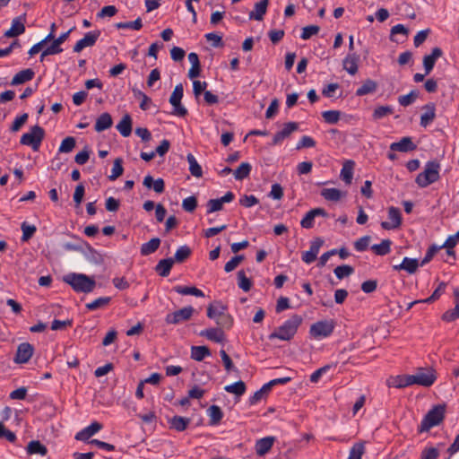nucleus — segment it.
<instances>
[{"label": "nucleus", "instance_id": "nucleus-1", "mask_svg": "<svg viewBox=\"0 0 459 459\" xmlns=\"http://www.w3.org/2000/svg\"><path fill=\"white\" fill-rule=\"evenodd\" d=\"M302 317L299 315L291 316L282 325L278 327L269 335V339H280L281 341H290L297 333L299 326L302 323Z\"/></svg>", "mask_w": 459, "mask_h": 459}, {"label": "nucleus", "instance_id": "nucleus-2", "mask_svg": "<svg viewBox=\"0 0 459 459\" xmlns=\"http://www.w3.org/2000/svg\"><path fill=\"white\" fill-rule=\"evenodd\" d=\"M64 281L78 292H91L96 285L93 279L82 273H69L65 276Z\"/></svg>", "mask_w": 459, "mask_h": 459}, {"label": "nucleus", "instance_id": "nucleus-3", "mask_svg": "<svg viewBox=\"0 0 459 459\" xmlns=\"http://www.w3.org/2000/svg\"><path fill=\"white\" fill-rule=\"evenodd\" d=\"M446 412L445 405H436L424 416L420 426V431H429L431 428L439 425L444 418Z\"/></svg>", "mask_w": 459, "mask_h": 459}, {"label": "nucleus", "instance_id": "nucleus-4", "mask_svg": "<svg viewBox=\"0 0 459 459\" xmlns=\"http://www.w3.org/2000/svg\"><path fill=\"white\" fill-rule=\"evenodd\" d=\"M440 165L437 161L427 162L424 171L420 173L415 182L420 187H427L430 184L436 182L439 178Z\"/></svg>", "mask_w": 459, "mask_h": 459}, {"label": "nucleus", "instance_id": "nucleus-5", "mask_svg": "<svg viewBox=\"0 0 459 459\" xmlns=\"http://www.w3.org/2000/svg\"><path fill=\"white\" fill-rule=\"evenodd\" d=\"M44 137L45 130L41 126L36 125L30 128V132L22 135L20 143L22 145L31 147L33 151H38Z\"/></svg>", "mask_w": 459, "mask_h": 459}, {"label": "nucleus", "instance_id": "nucleus-6", "mask_svg": "<svg viewBox=\"0 0 459 459\" xmlns=\"http://www.w3.org/2000/svg\"><path fill=\"white\" fill-rule=\"evenodd\" d=\"M334 329L333 320H322L310 326L309 333L315 339H322L330 336Z\"/></svg>", "mask_w": 459, "mask_h": 459}, {"label": "nucleus", "instance_id": "nucleus-7", "mask_svg": "<svg viewBox=\"0 0 459 459\" xmlns=\"http://www.w3.org/2000/svg\"><path fill=\"white\" fill-rule=\"evenodd\" d=\"M412 376L414 385L431 386L437 379L435 370L431 368H420Z\"/></svg>", "mask_w": 459, "mask_h": 459}, {"label": "nucleus", "instance_id": "nucleus-8", "mask_svg": "<svg viewBox=\"0 0 459 459\" xmlns=\"http://www.w3.org/2000/svg\"><path fill=\"white\" fill-rule=\"evenodd\" d=\"M184 89L181 83L176 85L174 91L169 98V103L173 106L174 109L172 114L178 117H185L187 114V109L182 106L181 100L183 98Z\"/></svg>", "mask_w": 459, "mask_h": 459}, {"label": "nucleus", "instance_id": "nucleus-9", "mask_svg": "<svg viewBox=\"0 0 459 459\" xmlns=\"http://www.w3.org/2000/svg\"><path fill=\"white\" fill-rule=\"evenodd\" d=\"M195 312L193 307L188 306L185 307L179 310H177L173 313H169L166 316L165 321L167 324L178 325L182 322L187 321L191 318Z\"/></svg>", "mask_w": 459, "mask_h": 459}, {"label": "nucleus", "instance_id": "nucleus-10", "mask_svg": "<svg viewBox=\"0 0 459 459\" xmlns=\"http://www.w3.org/2000/svg\"><path fill=\"white\" fill-rule=\"evenodd\" d=\"M34 353V347L29 342H22L18 345L13 361L16 364L27 363Z\"/></svg>", "mask_w": 459, "mask_h": 459}, {"label": "nucleus", "instance_id": "nucleus-11", "mask_svg": "<svg viewBox=\"0 0 459 459\" xmlns=\"http://www.w3.org/2000/svg\"><path fill=\"white\" fill-rule=\"evenodd\" d=\"M388 219L390 221H382L381 227L384 230H394L402 224V214L398 208L391 206L388 208Z\"/></svg>", "mask_w": 459, "mask_h": 459}, {"label": "nucleus", "instance_id": "nucleus-12", "mask_svg": "<svg viewBox=\"0 0 459 459\" xmlns=\"http://www.w3.org/2000/svg\"><path fill=\"white\" fill-rule=\"evenodd\" d=\"M100 36V31L98 30L87 32L82 39L75 43L74 52L79 53L87 47H92Z\"/></svg>", "mask_w": 459, "mask_h": 459}, {"label": "nucleus", "instance_id": "nucleus-13", "mask_svg": "<svg viewBox=\"0 0 459 459\" xmlns=\"http://www.w3.org/2000/svg\"><path fill=\"white\" fill-rule=\"evenodd\" d=\"M298 128L299 124L296 122L286 123L283 128L273 135L272 145L281 143L284 139L288 138L293 132L297 131Z\"/></svg>", "mask_w": 459, "mask_h": 459}, {"label": "nucleus", "instance_id": "nucleus-14", "mask_svg": "<svg viewBox=\"0 0 459 459\" xmlns=\"http://www.w3.org/2000/svg\"><path fill=\"white\" fill-rule=\"evenodd\" d=\"M324 241L320 238H315L311 244L309 250L302 253V261L306 264H311L316 259L320 247L323 246Z\"/></svg>", "mask_w": 459, "mask_h": 459}, {"label": "nucleus", "instance_id": "nucleus-15", "mask_svg": "<svg viewBox=\"0 0 459 459\" xmlns=\"http://www.w3.org/2000/svg\"><path fill=\"white\" fill-rule=\"evenodd\" d=\"M316 216L327 217L328 213L323 208H315L307 212L300 221V226L304 229L314 227V221Z\"/></svg>", "mask_w": 459, "mask_h": 459}, {"label": "nucleus", "instance_id": "nucleus-16", "mask_svg": "<svg viewBox=\"0 0 459 459\" xmlns=\"http://www.w3.org/2000/svg\"><path fill=\"white\" fill-rule=\"evenodd\" d=\"M417 148L412 139L409 136L403 137L399 142L393 143L390 145V150L393 152H408L414 151Z\"/></svg>", "mask_w": 459, "mask_h": 459}, {"label": "nucleus", "instance_id": "nucleus-17", "mask_svg": "<svg viewBox=\"0 0 459 459\" xmlns=\"http://www.w3.org/2000/svg\"><path fill=\"white\" fill-rule=\"evenodd\" d=\"M442 54V49L437 47L432 49L430 55H427L423 57L425 74H429L432 71L437 59L439 58Z\"/></svg>", "mask_w": 459, "mask_h": 459}, {"label": "nucleus", "instance_id": "nucleus-18", "mask_svg": "<svg viewBox=\"0 0 459 459\" xmlns=\"http://www.w3.org/2000/svg\"><path fill=\"white\" fill-rule=\"evenodd\" d=\"M200 335L218 343H221L225 340L224 332L221 327L204 329L201 331Z\"/></svg>", "mask_w": 459, "mask_h": 459}, {"label": "nucleus", "instance_id": "nucleus-19", "mask_svg": "<svg viewBox=\"0 0 459 459\" xmlns=\"http://www.w3.org/2000/svg\"><path fill=\"white\" fill-rule=\"evenodd\" d=\"M424 112L420 116V126L427 127L436 117V108L434 103H428L423 106Z\"/></svg>", "mask_w": 459, "mask_h": 459}, {"label": "nucleus", "instance_id": "nucleus-20", "mask_svg": "<svg viewBox=\"0 0 459 459\" xmlns=\"http://www.w3.org/2000/svg\"><path fill=\"white\" fill-rule=\"evenodd\" d=\"M419 267V262L417 259L404 257L400 264L393 266L394 271H405L410 274L414 273Z\"/></svg>", "mask_w": 459, "mask_h": 459}, {"label": "nucleus", "instance_id": "nucleus-21", "mask_svg": "<svg viewBox=\"0 0 459 459\" xmlns=\"http://www.w3.org/2000/svg\"><path fill=\"white\" fill-rule=\"evenodd\" d=\"M269 0H261L255 4L254 11L250 12L248 17L250 20L262 21L266 13Z\"/></svg>", "mask_w": 459, "mask_h": 459}, {"label": "nucleus", "instance_id": "nucleus-22", "mask_svg": "<svg viewBox=\"0 0 459 459\" xmlns=\"http://www.w3.org/2000/svg\"><path fill=\"white\" fill-rule=\"evenodd\" d=\"M412 385L414 384L411 375L396 376L388 380V385L395 388H404Z\"/></svg>", "mask_w": 459, "mask_h": 459}, {"label": "nucleus", "instance_id": "nucleus-23", "mask_svg": "<svg viewBox=\"0 0 459 459\" xmlns=\"http://www.w3.org/2000/svg\"><path fill=\"white\" fill-rule=\"evenodd\" d=\"M143 185L147 188H153V190L161 194L165 189V182L162 178H157L156 180L151 175H147L143 181Z\"/></svg>", "mask_w": 459, "mask_h": 459}, {"label": "nucleus", "instance_id": "nucleus-24", "mask_svg": "<svg viewBox=\"0 0 459 459\" xmlns=\"http://www.w3.org/2000/svg\"><path fill=\"white\" fill-rule=\"evenodd\" d=\"M274 442V437H263L256 441L255 443V452L258 455L263 456L265 454H267Z\"/></svg>", "mask_w": 459, "mask_h": 459}, {"label": "nucleus", "instance_id": "nucleus-25", "mask_svg": "<svg viewBox=\"0 0 459 459\" xmlns=\"http://www.w3.org/2000/svg\"><path fill=\"white\" fill-rule=\"evenodd\" d=\"M359 56L355 53H350L343 60V68L351 75L358 72Z\"/></svg>", "mask_w": 459, "mask_h": 459}, {"label": "nucleus", "instance_id": "nucleus-26", "mask_svg": "<svg viewBox=\"0 0 459 459\" xmlns=\"http://www.w3.org/2000/svg\"><path fill=\"white\" fill-rule=\"evenodd\" d=\"M35 73L32 69L27 68L18 72L12 79V85L22 84L33 79Z\"/></svg>", "mask_w": 459, "mask_h": 459}, {"label": "nucleus", "instance_id": "nucleus-27", "mask_svg": "<svg viewBox=\"0 0 459 459\" xmlns=\"http://www.w3.org/2000/svg\"><path fill=\"white\" fill-rule=\"evenodd\" d=\"M116 128L122 136L127 137L132 133V117L129 114H126L121 121L117 125Z\"/></svg>", "mask_w": 459, "mask_h": 459}, {"label": "nucleus", "instance_id": "nucleus-28", "mask_svg": "<svg viewBox=\"0 0 459 459\" xmlns=\"http://www.w3.org/2000/svg\"><path fill=\"white\" fill-rule=\"evenodd\" d=\"M321 195L327 201L338 202L346 196V192L337 188H324L321 190Z\"/></svg>", "mask_w": 459, "mask_h": 459}, {"label": "nucleus", "instance_id": "nucleus-29", "mask_svg": "<svg viewBox=\"0 0 459 459\" xmlns=\"http://www.w3.org/2000/svg\"><path fill=\"white\" fill-rule=\"evenodd\" d=\"M455 306L453 309L446 311L442 315V319L446 322H452L459 318V290H455Z\"/></svg>", "mask_w": 459, "mask_h": 459}, {"label": "nucleus", "instance_id": "nucleus-30", "mask_svg": "<svg viewBox=\"0 0 459 459\" xmlns=\"http://www.w3.org/2000/svg\"><path fill=\"white\" fill-rule=\"evenodd\" d=\"M112 117L110 114L105 112L102 113L96 120L94 128L97 132H102L108 129L112 126Z\"/></svg>", "mask_w": 459, "mask_h": 459}, {"label": "nucleus", "instance_id": "nucleus-31", "mask_svg": "<svg viewBox=\"0 0 459 459\" xmlns=\"http://www.w3.org/2000/svg\"><path fill=\"white\" fill-rule=\"evenodd\" d=\"M174 264L172 257L160 260L155 267L156 272L162 277H167Z\"/></svg>", "mask_w": 459, "mask_h": 459}, {"label": "nucleus", "instance_id": "nucleus-32", "mask_svg": "<svg viewBox=\"0 0 459 459\" xmlns=\"http://www.w3.org/2000/svg\"><path fill=\"white\" fill-rule=\"evenodd\" d=\"M190 421L191 420L189 418L174 416L169 420V423L171 429L177 431H184L189 425Z\"/></svg>", "mask_w": 459, "mask_h": 459}, {"label": "nucleus", "instance_id": "nucleus-33", "mask_svg": "<svg viewBox=\"0 0 459 459\" xmlns=\"http://www.w3.org/2000/svg\"><path fill=\"white\" fill-rule=\"evenodd\" d=\"M27 453L29 455H39L45 456L48 453L46 446L41 444L39 440H32L27 445Z\"/></svg>", "mask_w": 459, "mask_h": 459}, {"label": "nucleus", "instance_id": "nucleus-34", "mask_svg": "<svg viewBox=\"0 0 459 459\" xmlns=\"http://www.w3.org/2000/svg\"><path fill=\"white\" fill-rule=\"evenodd\" d=\"M354 161L346 160L342 168L340 177L346 183L351 184L353 177Z\"/></svg>", "mask_w": 459, "mask_h": 459}, {"label": "nucleus", "instance_id": "nucleus-35", "mask_svg": "<svg viewBox=\"0 0 459 459\" xmlns=\"http://www.w3.org/2000/svg\"><path fill=\"white\" fill-rule=\"evenodd\" d=\"M25 31V26L22 23L19 18L13 20L11 28L4 32V36L7 38H13L22 34Z\"/></svg>", "mask_w": 459, "mask_h": 459}, {"label": "nucleus", "instance_id": "nucleus-36", "mask_svg": "<svg viewBox=\"0 0 459 459\" xmlns=\"http://www.w3.org/2000/svg\"><path fill=\"white\" fill-rule=\"evenodd\" d=\"M377 83L371 80L367 79L363 82L362 85L357 89L356 95L357 96H364L369 93H373L377 91Z\"/></svg>", "mask_w": 459, "mask_h": 459}, {"label": "nucleus", "instance_id": "nucleus-37", "mask_svg": "<svg viewBox=\"0 0 459 459\" xmlns=\"http://www.w3.org/2000/svg\"><path fill=\"white\" fill-rule=\"evenodd\" d=\"M226 307L221 302L210 304L207 307V316L211 319L217 320L222 314H224Z\"/></svg>", "mask_w": 459, "mask_h": 459}, {"label": "nucleus", "instance_id": "nucleus-38", "mask_svg": "<svg viewBox=\"0 0 459 459\" xmlns=\"http://www.w3.org/2000/svg\"><path fill=\"white\" fill-rule=\"evenodd\" d=\"M174 291L181 295H193L195 297H204V293L195 286H175Z\"/></svg>", "mask_w": 459, "mask_h": 459}, {"label": "nucleus", "instance_id": "nucleus-39", "mask_svg": "<svg viewBox=\"0 0 459 459\" xmlns=\"http://www.w3.org/2000/svg\"><path fill=\"white\" fill-rule=\"evenodd\" d=\"M160 239L159 238H153L148 242L144 243L141 247V255H149L154 253L160 247Z\"/></svg>", "mask_w": 459, "mask_h": 459}, {"label": "nucleus", "instance_id": "nucleus-40", "mask_svg": "<svg viewBox=\"0 0 459 459\" xmlns=\"http://www.w3.org/2000/svg\"><path fill=\"white\" fill-rule=\"evenodd\" d=\"M210 355L211 351L206 346H193L191 348V358L196 361H202L205 357Z\"/></svg>", "mask_w": 459, "mask_h": 459}, {"label": "nucleus", "instance_id": "nucleus-41", "mask_svg": "<svg viewBox=\"0 0 459 459\" xmlns=\"http://www.w3.org/2000/svg\"><path fill=\"white\" fill-rule=\"evenodd\" d=\"M391 245L390 239H383L380 244L373 245L371 249L377 255H385L390 253Z\"/></svg>", "mask_w": 459, "mask_h": 459}, {"label": "nucleus", "instance_id": "nucleus-42", "mask_svg": "<svg viewBox=\"0 0 459 459\" xmlns=\"http://www.w3.org/2000/svg\"><path fill=\"white\" fill-rule=\"evenodd\" d=\"M207 414L210 417V424L217 425L223 417L221 409L217 405H212L207 410Z\"/></svg>", "mask_w": 459, "mask_h": 459}, {"label": "nucleus", "instance_id": "nucleus-43", "mask_svg": "<svg viewBox=\"0 0 459 459\" xmlns=\"http://www.w3.org/2000/svg\"><path fill=\"white\" fill-rule=\"evenodd\" d=\"M186 160L189 164L190 173L195 178H201L203 176V170L195 156L192 153H188L186 156Z\"/></svg>", "mask_w": 459, "mask_h": 459}, {"label": "nucleus", "instance_id": "nucleus-44", "mask_svg": "<svg viewBox=\"0 0 459 459\" xmlns=\"http://www.w3.org/2000/svg\"><path fill=\"white\" fill-rule=\"evenodd\" d=\"M246 389H247L246 384L242 380L235 382L234 384H231V385H228L224 387V390L226 392L234 394L235 395H237L238 397L245 394Z\"/></svg>", "mask_w": 459, "mask_h": 459}, {"label": "nucleus", "instance_id": "nucleus-45", "mask_svg": "<svg viewBox=\"0 0 459 459\" xmlns=\"http://www.w3.org/2000/svg\"><path fill=\"white\" fill-rule=\"evenodd\" d=\"M251 165L248 162H242L236 170H234V178L237 180H243L247 178L251 171Z\"/></svg>", "mask_w": 459, "mask_h": 459}, {"label": "nucleus", "instance_id": "nucleus-46", "mask_svg": "<svg viewBox=\"0 0 459 459\" xmlns=\"http://www.w3.org/2000/svg\"><path fill=\"white\" fill-rule=\"evenodd\" d=\"M237 276L238 286L246 292L249 291L252 287V282L250 279L247 277L245 272L243 270L238 271Z\"/></svg>", "mask_w": 459, "mask_h": 459}, {"label": "nucleus", "instance_id": "nucleus-47", "mask_svg": "<svg viewBox=\"0 0 459 459\" xmlns=\"http://www.w3.org/2000/svg\"><path fill=\"white\" fill-rule=\"evenodd\" d=\"M192 251L189 247L187 246H181L178 248V250L175 253L174 256V263H183L186 261L191 255Z\"/></svg>", "mask_w": 459, "mask_h": 459}, {"label": "nucleus", "instance_id": "nucleus-48", "mask_svg": "<svg viewBox=\"0 0 459 459\" xmlns=\"http://www.w3.org/2000/svg\"><path fill=\"white\" fill-rule=\"evenodd\" d=\"M110 297H100L90 303H87L86 307L91 311L97 310L100 307L107 306L110 302Z\"/></svg>", "mask_w": 459, "mask_h": 459}, {"label": "nucleus", "instance_id": "nucleus-49", "mask_svg": "<svg viewBox=\"0 0 459 459\" xmlns=\"http://www.w3.org/2000/svg\"><path fill=\"white\" fill-rule=\"evenodd\" d=\"M122 163L123 160L121 158H117L114 160L111 175L108 176L109 180L114 181L123 174L124 168Z\"/></svg>", "mask_w": 459, "mask_h": 459}, {"label": "nucleus", "instance_id": "nucleus-50", "mask_svg": "<svg viewBox=\"0 0 459 459\" xmlns=\"http://www.w3.org/2000/svg\"><path fill=\"white\" fill-rule=\"evenodd\" d=\"M333 273L339 280H342L345 277L351 275L354 273V269L351 265L342 264V265L337 266L334 269Z\"/></svg>", "mask_w": 459, "mask_h": 459}, {"label": "nucleus", "instance_id": "nucleus-51", "mask_svg": "<svg viewBox=\"0 0 459 459\" xmlns=\"http://www.w3.org/2000/svg\"><path fill=\"white\" fill-rule=\"evenodd\" d=\"M322 117L325 123L334 125L340 120L341 112L338 110H326L322 113Z\"/></svg>", "mask_w": 459, "mask_h": 459}, {"label": "nucleus", "instance_id": "nucleus-52", "mask_svg": "<svg viewBox=\"0 0 459 459\" xmlns=\"http://www.w3.org/2000/svg\"><path fill=\"white\" fill-rule=\"evenodd\" d=\"M75 144V139L73 136H67L62 141L58 152L65 153L70 152L74 150Z\"/></svg>", "mask_w": 459, "mask_h": 459}, {"label": "nucleus", "instance_id": "nucleus-53", "mask_svg": "<svg viewBox=\"0 0 459 459\" xmlns=\"http://www.w3.org/2000/svg\"><path fill=\"white\" fill-rule=\"evenodd\" d=\"M364 453H365L364 444L363 443H356L351 446L348 459H361Z\"/></svg>", "mask_w": 459, "mask_h": 459}, {"label": "nucleus", "instance_id": "nucleus-54", "mask_svg": "<svg viewBox=\"0 0 459 459\" xmlns=\"http://www.w3.org/2000/svg\"><path fill=\"white\" fill-rule=\"evenodd\" d=\"M394 109L390 106H379L375 108L372 116L375 120H378L385 116L391 115Z\"/></svg>", "mask_w": 459, "mask_h": 459}, {"label": "nucleus", "instance_id": "nucleus-55", "mask_svg": "<svg viewBox=\"0 0 459 459\" xmlns=\"http://www.w3.org/2000/svg\"><path fill=\"white\" fill-rule=\"evenodd\" d=\"M133 92L135 98H141L140 108L147 110L149 108V104L152 103V100L140 90L133 89Z\"/></svg>", "mask_w": 459, "mask_h": 459}, {"label": "nucleus", "instance_id": "nucleus-56", "mask_svg": "<svg viewBox=\"0 0 459 459\" xmlns=\"http://www.w3.org/2000/svg\"><path fill=\"white\" fill-rule=\"evenodd\" d=\"M117 29H132L139 30L143 27V22L141 18H137L133 22H118L116 24Z\"/></svg>", "mask_w": 459, "mask_h": 459}, {"label": "nucleus", "instance_id": "nucleus-57", "mask_svg": "<svg viewBox=\"0 0 459 459\" xmlns=\"http://www.w3.org/2000/svg\"><path fill=\"white\" fill-rule=\"evenodd\" d=\"M418 97V92L416 91H411L410 93L406 95H402L398 98V102L403 107H407L412 104Z\"/></svg>", "mask_w": 459, "mask_h": 459}, {"label": "nucleus", "instance_id": "nucleus-58", "mask_svg": "<svg viewBox=\"0 0 459 459\" xmlns=\"http://www.w3.org/2000/svg\"><path fill=\"white\" fill-rule=\"evenodd\" d=\"M21 229L22 230V240L28 241L36 232L37 229L34 225H29L26 222H22Z\"/></svg>", "mask_w": 459, "mask_h": 459}, {"label": "nucleus", "instance_id": "nucleus-59", "mask_svg": "<svg viewBox=\"0 0 459 459\" xmlns=\"http://www.w3.org/2000/svg\"><path fill=\"white\" fill-rule=\"evenodd\" d=\"M396 34H403L406 38L409 34V30L403 24H397L391 29L390 40L398 43L399 40L394 38Z\"/></svg>", "mask_w": 459, "mask_h": 459}, {"label": "nucleus", "instance_id": "nucleus-60", "mask_svg": "<svg viewBox=\"0 0 459 459\" xmlns=\"http://www.w3.org/2000/svg\"><path fill=\"white\" fill-rule=\"evenodd\" d=\"M206 207H207V213L210 214V213H212V212H215L218 211H221L223 209V203L221 200V198L210 199L207 202Z\"/></svg>", "mask_w": 459, "mask_h": 459}, {"label": "nucleus", "instance_id": "nucleus-61", "mask_svg": "<svg viewBox=\"0 0 459 459\" xmlns=\"http://www.w3.org/2000/svg\"><path fill=\"white\" fill-rule=\"evenodd\" d=\"M244 260V255H235L233 256L229 262L226 263L225 266H224V270L226 273H230V272H232L233 270H235L238 264Z\"/></svg>", "mask_w": 459, "mask_h": 459}, {"label": "nucleus", "instance_id": "nucleus-62", "mask_svg": "<svg viewBox=\"0 0 459 459\" xmlns=\"http://www.w3.org/2000/svg\"><path fill=\"white\" fill-rule=\"evenodd\" d=\"M370 240V236L361 237L354 242V248L359 252H363L368 249Z\"/></svg>", "mask_w": 459, "mask_h": 459}, {"label": "nucleus", "instance_id": "nucleus-63", "mask_svg": "<svg viewBox=\"0 0 459 459\" xmlns=\"http://www.w3.org/2000/svg\"><path fill=\"white\" fill-rule=\"evenodd\" d=\"M197 206V200L195 196L185 198L182 202V207L186 212H192Z\"/></svg>", "mask_w": 459, "mask_h": 459}, {"label": "nucleus", "instance_id": "nucleus-64", "mask_svg": "<svg viewBox=\"0 0 459 459\" xmlns=\"http://www.w3.org/2000/svg\"><path fill=\"white\" fill-rule=\"evenodd\" d=\"M439 456V451L435 447L425 448L420 455V459H437Z\"/></svg>", "mask_w": 459, "mask_h": 459}]
</instances>
